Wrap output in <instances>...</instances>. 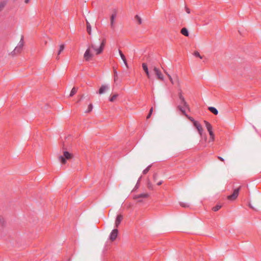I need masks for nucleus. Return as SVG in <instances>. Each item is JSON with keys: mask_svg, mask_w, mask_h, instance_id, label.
I'll list each match as a JSON object with an SVG mask.
<instances>
[{"mask_svg": "<svg viewBox=\"0 0 261 261\" xmlns=\"http://www.w3.org/2000/svg\"><path fill=\"white\" fill-rule=\"evenodd\" d=\"M208 110L213 113L215 115H217L218 114V110L214 107H210L208 108Z\"/></svg>", "mask_w": 261, "mask_h": 261, "instance_id": "a211bd4d", "label": "nucleus"}, {"mask_svg": "<svg viewBox=\"0 0 261 261\" xmlns=\"http://www.w3.org/2000/svg\"><path fill=\"white\" fill-rule=\"evenodd\" d=\"M194 55L197 57L199 58L200 59L202 58V57L201 56H200L199 53L197 51H196L194 53Z\"/></svg>", "mask_w": 261, "mask_h": 261, "instance_id": "c756f323", "label": "nucleus"}, {"mask_svg": "<svg viewBox=\"0 0 261 261\" xmlns=\"http://www.w3.org/2000/svg\"><path fill=\"white\" fill-rule=\"evenodd\" d=\"M162 181H159V182H158V184H157V185H158V186H160V185H162Z\"/></svg>", "mask_w": 261, "mask_h": 261, "instance_id": "e433bc0d", "label": "nucleus"}, {"mask_svg": "<svg viewBox=\"0 0 261 261\" xmlns=\"http://www.w3.org/2000/svg\"><path fill=\"white\" fill-rule=\"evenodd\" d=\"M92 109H93V105L92 103H90V105H89L88 109L86 111V113H89V112H91Z\"/></svg>", "mask_w": 261, "mask_h": 261, "instance_id": "bb28decb", "label": "nucleus"}, {"mask_svg": "<svg viewBox=\"0 0 261 261\" xmlns=\"http://www.w3.org/2000/svg\"><path fill=\"white\" fill-rule=\"evenodd\" d=\"M180 205L181 206L184 207H189V205L188 203H184V202H180Z\"/></svg>", "mask_w": 261, "mask_h": 261, "instance_id": "7c9ffc66", "label": "nucleus"}, {"mask_svg": "<svg viewBox=\"0 0 261 261\" xmlns=\"http://www.w3.org/2000/svg\"><path fill=\"white\" fill-rule=\"evenodd\" d=\"M219 159H220V161H221V162H223V161H224V160H223L222 158H221L219 157Z\"/></svg>", "mask_w": 261, "mask_h": 261, "instance_id": "58836bf2", "label": "nucleus"}, {"mask_svg": "<svg viewBox=\"0 0 261 261\" xmlns=\"http://www.w3.org/2000/svg\"><path fill=\"white\" fill-rule=\"evenodd\" d=\"M118 96V95L117 94H114L113 95L110 97L109 100L111 102H114L116 100Z\"/></svg>", "mask_w": 261, "mask_h": 261, "instance_id": "5701e85b", "label": "nucleus"}, {"mask_svg": "<svg viewBox=\"0 0 261 261\" xmlns=\"http://www.w3.org/2000/svg\"><path fill=\"white\" fill-rule=\"evenodd\" d=\"M214 137H215L214 135L213 136V137L212 136H210V140H212V141H213L214 140V138H215Z\"/></svg>", "mask_w": 261, "mask_h": 261, "instance_id": "c9c22d12", "label": "nucleus"}, {"mask_svg": "<svg viewBox=\"0 0 261 261\" xmlns=\"http://www.w3.org/2000/svg\"><path fill=\"white\" fill-rule=\"evenodd\" d=\"M153 70L158 79L162 81L164 80V76L159 69L156 67H153Z\"/></svg>", "mask_w": 261, "mask_h": 261, "instance_id": "1a4fd4ad", "label": "nucleus"}, {"mask_svg": "<svg viewBox=\"0 0 261 261\" xmlns=\"http://www.w3.org/2000/svg\"><path fill=\"white\" fill-rule=\"evenodd\" d=\"M118 231L117 229H114L112 231L110 235V239L111 241H114V240H116L118 236Z\"/></svg>", "mask_w": 261, "mask_h": 261, "instance_id": "9b49d317", "label": "nucleus"}, {"mask_svg": "<svg viewBox=\"0 0 261 261\" xmlns=\"http://www.w3.org/2000/svg\"><path fill=\"white\" fill-rule=\"evenodd\" d=\"M156 174H154L153 175V177H154V178H155V176H156Z\"/></svg>", "mask_w": 261, "mask_h": 261, "instance_id": "a19ab883", "label": "nucleus"}, {"mask_svg": "<svg viewBox=\"0 0 261 261\" xmlns=\"http://www.w3.org/2000/svg\"><path fill=\"white\" fill-rule=\"evenodd\" d=\"M241 186H240L239 188L234 190L232 194L227 196V199L232 201L235 200L239 195V191L241 190Z\"/></svg>", "mask_w": 261, "mask_h": 261, "instance_id": "39448f33", "label": "nucleus"}, {"mask_svg": "<svg viewBox=\"0 0 261 261\" xmlns=\"http://www.w3.org/2000/svg\"><path fill=\"white\" fill-rule=\"evenodd\" d=\"M86 24H87V31L88 33L90 35L91 33V27L90 24V23L88 21V20H86Z\"/></svg>", "mask_w": 261, "mask_h": 261, "instance_id": "aec40b11", "label": "nucleus"}, {"mask_svg": "<svg viewBox=\"0 0 261 261\" xmlns=\"http://www.w3.org/2000/svg\"><path fill=\"white\" fill-rule=\"evenodd\" d=\"M152 111H153V109H152V108H151V109L150 110L149 113V114L148 115V116H147V119H148V118H149L150 117V116H151V114H152Z\"/></svg>", "mask_w": 261, "mask_h": 261, "instance_id": "473e14b6", "label": "nucleus"}, {"mask_svg": "<svg viewBox=\"0 0 261 261\" xmlns=\"http://www.w3.org/2000/svg\"><path fill=\"white\" fill-rule=\"evenodd\" d=\"M204 123L205 125V127H206V129H207V131L208 132L212 131L213 128H212V126L211 125V124L206 121H204Z\"/></svg>", "mask_w": 261, "mask_h": 261, "instance_id": "dca6fc26", "label": "nucleus"}, {"mask_svg": "<svg viewBox=\"0 0 261 261\" xmlns=\"http://www.w3.org/2000/svg\"><path fill=\"white\" fill-rule=\"evenodd\" d=\"M151 165H149L146 169H145L143 171V174H146L148 172V171L149 170L150 167H151Z\"/></svg>", "mask_w": 261, "mask_h": 261, "instance_id": "c85d7f7f", "label": "nucleus"}, {"mask_svg": "<svg viewBox=\"0 0 261 261\" xmlns=\"http://www.w3.org/2000/svg\"><path fill=\"white\" fill-rule=\"evenodd\" d=\"M110 89V86L108 85H102L100 87L97 93L99 94H102L106 92Z\"/></svg>", "mask_w": 261, "mask_h": 261, "instance_id": "9d476101", "label": "nucleus"}, {"mask_svg": "<svg viewBox=\"0 0 261 261\" xmlns=\"http://www.w3.org/2000/svg\"><path fill=\"white\" fill-rule=\"evenodd\" d=\"M7 1L3 0L0 2V12L4 9L7 4Z\"/></svg>", "mask_w": 261, "mask_h": 261, "instance_id": "f3484780", "label": "nucleus"}, {"mask_svg": "<svg viewBox=\"0 0 261 261\" xmlns=\"http://www.w3.org/2000/svg\"><path fill=\"white\" fill-rule=\"evenodd\" d=\"M0 222L2 223V224H4L5 223V221L4 220H0Z\"/></svg>", "mask_w": 261, "mask_h": 261, "instance_id": "4c0bfd02", "label": "nucleus"}, {"mask_svg": "<svg viewBox=\"0 0 261 261\" xmlns=\"http://www.w3.org/2000/svg\"><path fill=\"white\" fill-rule=\"evenodd\" d=\"M141 178V177H140V178L139 179V180H138V182L137 183V184L136 185L135 188H134V189L133 190V191H135L136 189H137L139 186V180H140V179Z\"/></svg>", "mask_w": 261, "mask_h": 261, "instance_id": "2f4dec72", "label": "nucleus"}, {"mask_svg": "<svg viewBox=\"0 0 261 261\" xmlns=\"http://www.w3.org/2000/svg\"><path fill=\"white\" fill-rule=\"evenodd\" d=\"M119 52L121 58V59L122 60V61L124 62V64H125V66L126 67V68H128V64L127 63V61H126V60L125 56L123 55V54L122 53V52L120 50H119Z\"/></svg>", "mask_w": 261, "mask_h": 261, "instance_id": "f8f14e48", "label": "nucleus"}, {"mask_svg": "<svg viewBox=\"0 0 261 261\" xmlns=\"http://www.w3.org/2000/svg\"><path fill=\"white\" fill-rule=\"evenodd\" d=\"M142 67H143V69L144 71L145 72V73H146V75L147 76V77L150 79V73L149 72V71H148L147 65L145 63H143Z\"/></svg>", "mask_w": 261, "mask_h": 261, "instance_id": "ddd939ff", "label": "nucleus"}, {"mask_svg": "<svg viewBox=\"0 0 261 261\" xmlns=\"http://www.w3.org/2000/svg\"><path fill=\"white\" fill-rule=\"evenodd\" d=\"M23 36H22L17 46L15 48L14 50L13 51L14 54L20 53L23 46Z\"/></svg>", "mask_w": 261, "mask_h": 261, "instance_id": "6e6552de", "label": "nucleus"}, {"mask_svg": "<svg viewBox=\"0 0 261 261\" xmlns=\"http://www.w3.org/2000/svg\"><path fill=\"white\" fill-rule=\"evenodd\" d=\"M117 17V12L116 10H114L113 13L112 14L111 17H110V27L113 30L114 29L115 25V19Z\"/></svg>", "mask_w": 261, "mask_h": 261, "instance_id": "0eeeda50", "label": "nucleus"}, {"mask_svg": "<svg viewBox=\"0 0 261 261\" xmlns=\"http://www.w3.org/2000/svg\"><path fill=\"white\" fill-rule=\"evenodd\" d=\"M174 84H176L178 86L180 85V80L177 74H175L174 77Z\"/></svg>", "mask_w": 261, "mask_h": 261, "instance_id": "412c9836", "label": "nucleus"}, {"mask_svg": "<svg viewBox=\"0 0 261 261\" xmlns=\"http://www.w3.org/2000/svg\"><path fill=\"white\" fill-rule=\"evenodd\" d=\"M166 74H167L169 80H170L171 83L172 84V85H174V79L172 78V77L171 76V75H170L168 73L165 72Z\"/></svg>", "mask_w": 261, "mask_h": 261, "instance_id": "b1692460", "label": "nucleus"}, {"mask_svg": "<svg viewBox=\"0 0 261 261\" xmlns=\"http://www.w3.org/2000/svg\"><path fill=\"white\" fill-rule=\"evenodd\" d=\"M113 74H114V80L115 83H117L118 81V75L116 69L113 67Z\"/></svg>", "mask_w": 261, "mask_h": 261, "instance_id": "2eb2a0df", "label": "nucleus"}, {"mask_svg": "<svg viewBox=\"0 0 261 261\" xmlns=\"http://www.w3.org/2000/svg\"><path fill=\"white\" fill-rule=\"evenodd\" d=\"M149 196L148 193H141L133 196L134 199H137L138 202H142L144 199L147 198Z\"/></svg>", "mask_w": 261, "mask_h": 261, "instance_id": "20e7f679", "label": "nucleus"}, {"mask_svg": "<svg viewBox=\"0 0 261 261\" xmlns=\"http://www.w3.org/2000/svg\"><path fill=\"white\" fill-rule=\"evenodd\" d=\"M106 43V39H99L98 43H91L89 47L86 50L84 58L85 60L88 61L91 58L93 57V54L91 52V49H93L96 52V55L101 54L103 49Z\"/></svg>", "mask_w": 261, "mask_h": 261, "instance_id": "f257e3e1", "label": "nucleus"}, {"mask_svg": "<svg viewBox=\"0 0 261 261\" xmlns=\"http://www.w3.org/2000/svg\"><path fill=\"white\" fill-rule=\"evenodd\" d=\"M123 219V217L121 215H118L115 221V226L118 227Z\"/></svg>", "mask_w": 261, "mask_h": 261, "instance_id": "4468645a", "label": "nucleus"}, {"mask_svg": "<svg viewBox=\"0 0 261 261\" xmlns=\"http://www.w3.org/2000/svg\"><path fill=\"white\" fill-rule=\"evenodd\" d=\"M185 10L187 13H188V14L190 13V10L189 8H188L187 7H185Z\"/></svg>", "mask_w": 261, "mask_h": 261, "instance_id": "72a5a7b5", "label": "nucleus"}, {"mask_svg": "<svg viewBox=\"0 0 261 261\" xmlns=\"http://www.w3.org/2000/svg\"><path fill=\"white\" fill-rule=\"evenodd\" d=\"M181 33L186 37L189 36V32L186 28H184L181 30Z\"/></svg>", "mask_w": 261, "mask_h": 261, "instance_id": "6ab92c4d", "label": "nucleus"}, {"mask_svg": "<svg viewBox=\"0 0 261 261\" xmlns=\"http://www.w3.org/2000/svg\"><path fill=\"white\" fill-rule=\"evenodd\" d=\"M59 59V57L58 56V57H57V59H58V60Z\"/></svg>", "mask_w": 261, "mask_h": 261, "instance_id": "79ce46f5", "label": "nucleus"}, {"mask_svg": "<svg viewBox=\"0 0 261 261\" xmlns=\"http://www.w3.org/2000/svg\"><path fill=\"white\" fill-rule=\"evenodd\" d=\"M135 19L137 21L138 23L139 24H141L142 23V19L139 15H136L135 16Z\"/></svg>", "mask_w": 261, "mask_h": 261, "instance_id": "393cba45", "label": "nucleus"}, {"mask_svg": "<svg viewBox=\"0 0 261 261\" xmlns=\"http://www.w3.org/2000/svg\"><path fill=\"white\" fill-rule=\"evenodd\" d=\"M77 91V88H75V87H73L70 92L69 96L72 97V96H73L76 93Z\"/></svg>", "mask_w": 261, "mask_h": 261, "instance_id": "4be33fe9", "label": "nucleus"}, {"mask_svg": "<svg viewBox=\"0 0 261 261\" xmlns=\"http://www.w3.org/2000/svg\"><path fill=\"white\" fill-rule=\"evenodd\" d=\"M64 47H65V46H64V44H61L60 46L58 52V56H59L61 53V52L64 50Z\"/></svg>", "mask_w": 261, "mask_h": 261, "instance_id": "a878e982", "label": "nucleus"}, {"mask_svg": "<svg viewBox=\"0 0 261 261\" xmlns=\"http://www.w3.org/2000/svg\"><path fill=\"white\" fill-rule=\"evenodd\" d=\"M179 99L180 103L179 105L177 107V109L180 111L182 114L185 115L188 118V117L189 116L186 114V110H189V107L181 92L179 93Z\"/></svg>", "mask_w": 261, "mask_h": 261, "instance_id": "f03ea898", "label": "nucleus"}, {"mask_svg": "<svg viewBox=\"0 0 261 261\" xmlns=\"http://www.w3.org/2000/svg\"><path fill=\"white\" fill-rule=\"evenodd\" d=\"M29 2V0H25V2L26 3H28Z\"/></svg>", "mask_w": 261, "mask_h": 261, "instance_id": "ea45409f", "label": "nucleus"}, {"mask_svg": "<svg viewBox=\"0 0 261 261\" xmlns=\"http://www.w3.org/2000/svg\"><path fill=\"white\" fill-rule=\"evenodd\" d=\"M221 207V205H216L215 206L213 207V210L215 212L218 211Z\"/></svg>", "mask_w": 261, "mask_h": 261, "instance_id": "cd10ccee", "label": "nucleus"}, {"mask_svg": "<svg viewBox=\"0 0 261 261\" xmlns=\"http://www.w3.org/2000/svg\"><path fill=\"white\" fill-rule=\"evenodd\" d=\"M73 155L68 151H64L63 156H60L59 159L61 160L62 163H65L66 160H69L72 159Z\"/></svg>", "mask_w": 261, "mask_h": 261, "instance_id": "423d86ee", "label": "nucleus"}, {"mask_svg": "<svg viewBox=\"0 0 261 261\" xmlns=\"http://www.w3.org/2000/svg\"><path fill=\"white\" fill-rule=\"evenodd\" d=\"M188 118L193 122L194 127L197 129L199 135L202 136L203 129L201 125L191 117H188Z\"/></svg>", "mask_w": 261, "mask_h": 261, "instance_id": "7ed1b4c3", "label": "nucleus"}, {"mask_svg": "<svg viewBox=\"0 0 261 261\" xmlns=\"http://www.w3.org/2000/svg\"><path fill=\"white\" fill-rule=\"evenodd\" d=\"M209 133V134H210V136H212L214 135V133L213 132V131H210V132H208Z\"/></svg>", "mask_w": 261, "mask_h": 261, "instance_id": "f704fd0d", "label": "nucleus"}]
</instances>
